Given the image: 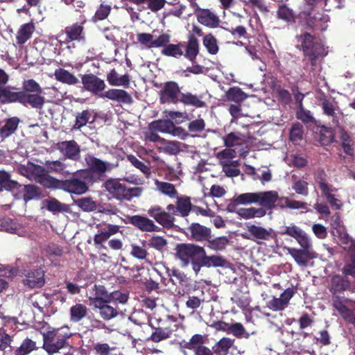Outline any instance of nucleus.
I'll return each instance as SVG.
<instances>
[{
  "mask_svg": "<svg viewBox=\"0 0 355 355\" xmlns=\"http://www.w3.org/2000/svg\"><path fill=\"white\" fill-rule=\"evenodd\" d=\"M14 89L10 86H0L1 103H18L36 110H41L45 104L43 89L34 79L24 80L20 91L15 92Z\"/></svg>",
  "mask_w": 355,
  "mask_h": 355,
  "instance_id": "nucleus-1",
  "label": "nucleus"
},
{
  "mask_svg": "<svg viewBox=\"0 0 355 355\" xmlns=\"http://www.w3.org/2000/svg\"><path fill=\"white\" fill-rule=\"evenodd\" d=\"M280 234L287 235L295 239L302 248L301 249L295 248H287L288 253L298 265L306 266L309 261L315 257L314 253L311 250V241L307 234L300 227L294 223H291L288 226H286L284 230L280 232Z\"/></svg>",
  "mask_w": 355,
  "mask_h": 355,
  "instance_id": "nucleus-2",
  "label": "nucleus"
},
{
  "mask_svg": "<svg viewBox=\"0 0 355 355\" xmlns=\"http://www.w3.org/2000/svg\"><path fill=\"white\" fill-rule=\"evenodd\" d=\"M279 198L277 191L272 190L255 193H244L232 199V202L227 205V210L233 211L239 205L257 204L267 210H272L276 207Z\"/></svg>",
  "mask_w": 355,
  "mask_h": 355,
  "instance_id": "nucleus-3",
  "label": "nucleus"
},
{
  "mask_svg": "<svg viewBox=\"0 0 355 355\" xmlns=\"http://www.w3.org/2000/svg\"><path fill=\"white\" fill-rule=\"evenodd\" d=\"M297 44L296 49L302 51L303 55L307 58L311 65L314 67L320 58L327 55V51L325 49L322 41L315 35L309 32H304L295 37Z\"/></svg>",
  "mask_w": 355,
  "mask_h": 355,
  "instance_id": "nucleus-4",
  "label": "nucleus"
},
{
  "mask_svg": "<svg viewBox=\"0 0 355 355\" xmlns=\"http://www.w3.org/2000/svg\"><path fill=\"white\" fill-rule=\"evenodd\" d=\"M94 182V175L89 171H80L69 179L60 180L55 178L53 189H62L69 193L82 195L85 193L89 184Z\"/></svg>",
  "mask_w": 355,
  "mask_h": 355,
  "instance_id": "nucleus-5",
  "label": "nucleus"
},
{
  "mask_svg": "<svg viewBox=\"0 0 355 355\" xmlns=\"http://www.w3.org/2000/svg\"><path fill=\"white\" fill-rule=\"evenodd\" d=\"M204 248L194 243H179L175 247V257L180 260L182 266L186 267L191 263L197 274L200 271Z\"/></svg>",
  "mask_w": 355,
  "mask_h": 355,
  "instance_id": "nucleus-6",
  "label": "nucleus"
},
{
  "mask_svg": "<svg viewBox=\"0 0 355 355\" xmlns=\"http://www.w3.org/2000/svg\"><path fill=\"white\" fill-rule=\"evenodd\" d=\"M104 187L113 198L121 201H130L132 198L139 197L143 191L140 187H128L125 184L116 179L106 180Z\"/></svg>",
  "mask_w": 355,
  "mask_h": 355,
  "instance_id": "nucleus-7",
  "label": "nucleus"
},
{
  "mask_svg": "<svg viewBox=\"0 0 355 355\" xmlns=\"http://www.w3.org/2000/svg\"><path fill=\"white\" fill-rule=\"evenodd\" d=\"M158 94L161 104H177L180 102L182 92L177 82L170 80L162 85Z\"/></svg>",
  "mask_w": 355,
  "mask_h": 355,
  "instance_id": "nucleus-8",
  "label": "nucleus"
},
{
  "mask_svg": "<svg viewBox=\"0 0 355 355\" xmlns=\"http://www.w3.org/2000/svg\"><path fill=\"white\" fill-rule=\"evenodd\" d=\"M81 82L83 88L92 93L94 96L103 98V93L106 87L105 81L94 73H87L82 75Z\"/></svg>",
  "mask_w": 355,
  "mask_h": 355,
  "instance_id": "nucleus-9",
  "label": "nucleus"
},
{
  "mask_svg": "<svg viewBox=\"0 0 355 355\" xmlns=\"http://www.w3.org/2000/svg\"><path fill=\"white\" fill-rule=\"evenodd\" d=\"M31 180H35L45 189L53 187L55 178L50 175L46 169L38 164L31 162Z\"/></svg>",
  "mask_w": 355,
  "mask_h": 355,
  "instance_id": "nucleus-10",
  "label": "nucleus"
},
{
  "mask_svg": "<svg viewBox=\"0 0 355 355\" xmlns=\"http://www.w3.org/2000/svg\"><path fill=\"white\" fill-rule=\"evenodd\" d=\"M148 214L153 218L157 223L161 225L164 228L170 230L174 226L175 220V217L166 212L161 206L155 205L148 210Z\"/></svg>",
  "mask_w": 355,
  "mask_h": 355,
  "instance_id": "nucleus-11",
  "label": "nucleus"
},
{
  "mask_svg": "<svg viewBox=\"0 0 355 355\" xmlns=\"http://www.w3.org/2000/svg\"><path fill=\"white\" fill-rule=\"evenodd\" d=\"M22 284L29 288H40L46 283L44 271L42 268H35L24 271Z\"/></svg>",
  "mask_w": 355,
  "mask_h": 355,
  "instance_id": "nucleus-12",
  "label": "nucleus"
},
{
  "mask_svg": "<svg viewBox=\"0 0 355 355\" xmlns=\"http://www.w3.org/2000/svg\"><path fill=\"white\" fill-rule=\"evenodd\" d=\"M70 335H64L61 338H58L55 341L46 343L43 345V349L49 355H60L63 352H70L71 345L67 341Z\"/></svg>",
  "mask_w": 355,
  "mask_h": 355,
  "instance_id": "nucleus-13",
  "label": "nucleus"
},
{
  "mask_svg": "<svg viewBox=\"0 0 355 355\" xmlns=\"http://www.w3.org/2000/svg\"><path fill=\"white\" fill-rule=\"evenodd\" d=\"M98 232L94 235V242L95 245H101L105 242L111 236L119 232L120 227L110 223L96 225Z\"/></svg>",
  "mask_w": 355,
  "mask_h": 355,
  "instance_id": "nucleus-14",
  "label": "nucleus"
},
{
  "mask_svg": "<svg viewBox=\"0 0 355 355\" xmlns=\"http://www.w3.org/2000/svg\"><path fill=\"white\" fill-rule=\"evenodd\" d=\"M197 21L202 25L210 28H217L220 22L219 17L209 9L199 8L194 12Z\"/></svg>",
  "mask_w": 355,
  "mask_h": 355,
  "instance_id": "nucleus-15",
  "label": "nucleus"
},
{
  "mask_svg": "<svg viewBox=\"0 0 355 355\" xmlns=\"http://www.w3.org/2000/svg\"><path fill=\"white\" fill-rule=\"evenodd\" d=\"M128 222L141 232H159L161 228L153 220L141 215H134L128 218Z\"/></svg>",
  "mask_w": 355,
  "mask_h": 355,
  "instance_id": "nucleus-16",
  "label": "nucleus"
},
{
  "mask_svg": "<svg viewBox=\"0 0 355 355\" xmlns=\"http://www.w3.org/2000/svg\"><path fill=\"white\" fill-rule=\"evenodd\" d=\"M85 162L88 166V169L85 171H91L92 175L96 173L98 176H103L107 171L112 168L110 163L104 162L93 155L86 156Z\"/></svg>",
  "mask_w": 355,
  "mask_h": 355,
  "instance_id": "nucleus-17",
  "label": "nucleus"
},
{
  "mask_svg": "<svg viewBox=\"0 0 355 355\" xmlns=\"http://www.w3.org/2000/svg\"><path fill=\"white\" fill-rule=\"evenodd\" d=\"M57 148L67 159L77 160L80 157V146L75 140L58 142Z\"/></svg>",
  "mask_w": 355,
  "mask_h": 355,
  "instance_id": "nucleus-18",
  "label": "nucleus"
},
{
  "mask_svg": "<svg viewBox=\"0 0 355 355\" xmlns=\"http://www.w3.org/2000/svg\"><path fill=\"white\" fill-rule=\"evenodd\" d=\"M247 231L250 235L251 239L258 244L261 243L260 241H269L275 236L271 228L266 229L255 225H248Z\"/></svg>",
  "mask_w": 355,
  "mask_h": 355,
  "instance_id": "nucleus-19",
  "label": "nucleus"
},
{
  "mask_svg": "<svg viewBox=\"0 0 355 355\" xmlns=\"http://www.w3.org/2000/svg\"><path fill=\"white\" fill-rule=\"evenodd\" d=\"M351 282L349 279L340 275H333L329 286V291L332 295L342 293L350 289Z\"/></svg>",
  "mask_w": 355,
  "mask_h": 355,
  "instance_id": "nucleus-20",
  "label": "nucleus"
},
{
  "mask_svg": "<svg viewBox=\"0 0 355 355\" xmlns=\"http://www.w3.org/2000/svg\"><path fill=\"white\" fill-rule=\"evenodd\" d=\"M188 230L191 233V237L193 240L198 242L207 241L210 239L211 230L198 223H191L188 227Z\"/></svg>",
  "mask_w": 355,
  "mask_h": 355,
  "instance_id": "nucleus-21",
  "label": "nucleus"
},
{
  "mask_svg": "<svg viewBox=\"0 0 355 355\" xmlns=\"http://www.w3.org/2000/svg\"><path fill=\"white\" fill-rule=\"evenodd\" d=\"M329 16L322 12H317L306 20L307 26L313 31H324L328 26Z\"/></svg>",
  "mask_w": 355,
  "mask_h": 355,
  "instance_id": "nucleus-22",
  "label": "nucleus"
},
{
  "mask_svg": "<svg viewBox=\"0 0 355 355\" xmlns=\"http://www.w3.org/2000/svg\"><path fill=\"white\" fill-rule=\"evenodd\" d=\"M184 48H185V52L183 55L194 63L200 52V43L198 38L193 34L189 35L188 41Z\"/></svg>",
  "mask_w": 355,
  "mask_h": 355,
  "instance_id": "nucleus-23",
  "label": "nucleus"
},
{
  "mask_svg": "<svg viewBox=\"0 0 355 355\" xmlns=\"http://www.w3.org/2000/svg\"><path fill=\"white\" fill-rule=\"evenodd\" d=\"M64 33L67 35L65 44L72 41H80L85 39L84 26L82 24L74 23L64 28Z\"/></svg>",
  "mask_w": 355,
  "mask_h": 355,
  "instance_id": "nucleus-24",
  "label": "nucleus"
},
{
  "mask_svg": "<svg viewBox=\"0 0 355 355\" xmlns=\"http://www.w3.org/2000/svg\"><path fill=\"white\" fill-rule=\"evenodd\" d=\"M103 96V98L122 103L130 104L132 102L130 94L123 89H110L106 91Z\"/></svg>",
  "mask_w": 355,
  "mask_h": 355,
  "instance_id": "nucleus-25",
  "label": "nucleus"
},
{
  "mask_svg": "<svg viewBox=\"0 0 355 355\" xmlns=\"http://www.w3.org/2000/svg\"><path fill=\"white\" fill-rule=\"evenodd\" d=\"M20 119L17 116H12L5 120L4 125L0 128V138L3 141L14 134L18 128Z\"/></svg>",
  "mask_w": 355,
  "mask_h": 355,
  "instance_id": "nucleus-26",
  "label": "nucleus"
},
{
  "mask_svg": "<svg viewBox=\"0 0 355 355\" xmlns=\"http://www.w3.org/2000/svg\"><path fill=\"white\" fill-rule=\"evenodd\" d=\"M121 1H127L137 6L146 5V8L154 13L163 9L166 3V0H121Z\"/></svg>",
  "mask_w": 355,
  "mask_h": 355,
  "instance_id": "nucleus-27",
  "label": "nucleus"
},
{
  "mask_svg": "<svg viewBox=\"0 0 355 355\" xmlns=\"http://www.w3.org/2000/svg\"><path fill=\"white\" fill-rule=\"evenodd\" d=\"M35 30V26L33 22H28L22 24L17 32V44L19 45L24 44L28 40L31 38Z\"/></svg>",
  "mask_w": 355,
  "mask_h": 355,
  "instance_id": "nucleus-28",
  "label": "nucleus"
},
{
  "mask_svg": "<svg viewBox=\"0 0 355 355\" xmlns=\"http://www.w3.org/2000/svg\"><path fill=\"white\" fill-rule=\"evenodd\" d=\"M319 100L323 113L328 116L332 117L334 123H338V120L336 113V103L334 100L327 98L325 95L320 96Z\"/></svg>",
  "mask_w": 355,
  "mask_h": 355,
  "instance_id": "nucleus-29",
  "label": "nucleus"
},
{
  "mask_svg": "<svg viewBox=\"0 0 355 355\" xmlns=\"http://www.w3.org/2000/svg\"><path fill=\"white\" fill-rule=\"evenodd\" d=\"M11 175L9 173L0 171V192L5 190L12 191L14 189H19L22 184L15 180L10 179Z\"/></svg>",
  "mask_w": 355,
  "mask_h": 355,
  "instance_id": "nucleus-30",
  "label": "nucleus"
},
{
  "mask_svg": "<svg viewBox=\"0 0 355 355\" xmlns=\"http://www.w3.org/2000/svg\"><path fill=\"white\" fill-rule=\"evenodd\" d=\"M339 139L344 152L348 155L353 156L354 142L349 133L342 127H339Z\"/></svg>",
  "mask_w": 355,
  "mask_h": 355,
  "instance_id": "nucleus-31",
  "label": "nucleus"
},
{
  "mask_svg": "<svg viewBox=\"0 0 355 355\" xmlns=\"http://www.w3.org/2000/svg\"><path fill=\"white\" fill-rule=\"evenodd\" d=\"M93 111L90 110H85L80 112H78L76 116L75 123L73 129L80 130L87 123H92L95 121V117L92 116Z\"/></svg>",
  "mask_w": 355,
  "mask_h": 355,
  "instance_id": "nucleus-32",
  "label": "nucleus"
},
{
  "mask_svg": "<svg viewBox=\"0 0 355 355\" xmlns=\"http://www.w3.org/2000/svg\"><path fill=\"white\" fill-rule=\"evenodd\" d=\"M234 344V339L227 337L220 338L213 347L214 355H227L230 348Z\"/></svg>",
  "mask_w": 355,
  "mask_h": 355,
  "instance_id": "nucleus-33",
  "label": "nucleus"
},
{
  "mask_svg": "<svg viewBox=\"0 0 355 355\" xmlns=\"http://www.w3.org/2000/svg\"><path fill=\"white\" fill-rule=\"evenodd\" d=\"M88 313V309L86 305L81 303H76L71 306L69 309L70 321L79 322L84 319Z\"/></svg>",
  "mask_w": 355,
  "mask_h": 355,
  "instance_id": "nucleus-34",
  "label": "nucleus"
},
{
  "mask_svg": "<svg viewBox=\"0 0 355 355\" xmlns=\"http://www.w3.org/2000/svg\"><path fill=\"white\" fill-rule=\"evenodd\" d=\"M19 192H24L23 199L25 202L30 201L33 199L40 198L42 193L41 189L34 184H24L19 189H17Z\"/></svg>",
  "mask_w": 355,
  "mask_h": 355,
  "instance_id": "nucleus-35",
  "label": "nucleus"
},
{
  "mask_svg": "<svg viewBox=\"0 0 355 355\" xmlns=\"http://www.w3.org/2000/svg\"><path fill=\"white\" fill-rule=\"evenodd\" d=\"M225 259L221 256L211 255L207 256L204 249V255L202 257L200 270L202 267H223L225 264Z\"/></svg>",
  "mask_w": 355,
  "mask_h": 355,
  "instance_id": "nucleus-36",
  "label": "nucleus"
},
{
  "mask_svg": "<svg viewBox=\"0 0 355 355\" xmlns=\"http://www.w3.org/2000/svg\"><path fill=\"white\" fill-rule=\"evenodd\" d=\"M185 105H191L196 108H202L206 106V103L202 100V96H197L191 92L182 93L180 102Z\"/></svg>",
  "mask_w": 355,
  "mask_h": 355,
  "instance_id": "nucleus-37",
  "label": "nucleus"
},
{
  "mask_svg": "<svg viewBox=\"0 0 355 355\" xmlns=\"http://www.w3.org/2000/svg\"><path fill=\"white\" fill-rule=\"evenodd\" d=\"M184 47V44L182 42H179L176 44L168 43V45L162 49L161 53L165 56L180 58L184 54V51L182 50Z\"/></svg>",
  "mask_w": 355,
  "mask_h": 355,
  "instance_id": "nucleus-38",
  "label": "nucleus"
},
{
  "mask_svg": "<svg viewBox=\"0 0 355 355\" xmlns=\"http://www.w3.org/2000/svg\"><path fill=\"white\" fill-rule=\"evenodd\" d=\"M202 44L208 53L211 55H216L219 51L218 42L211 33L205 34L203 36Z\"/></svg>",
  "mask_w": 355,
  "mask_h": 355,
  "instance_id": "nucleus-39",
  "label": "nucleus"
},
{
  "mask_svg": "<svg viewBox=\"0 0 355 355\" xmlns=\"http://www.w3.org/2000/svg\"><path fill=\"white\" fill-rule=\"evenodd\" d=\"M55 76L57 80L69 85H76L78 79L69 71L64 69H58L55 71Z\"/></svg>",
  "mask_w": 355,
  "mask_h": 355,
  "instance_id": "nucleus-40",
  "label": "nucleus"
},
{
  "mask_svg": "<svg viewBox=\"0 0 355 355\" xmlns=\"http://www.w3.org/2000/svg\"><path fill=\"white\" fill-rule=\"evenodd\" d=\"M154 331L151 334L148 340L154 343H159L163 340L169 338L172 334V329L169 327H154L153 324H150Z\"/></svg>",
  "mask_w": 355,
  "mask_h": 355,
  "instance_id": "nucleus-41",
  "label": "nucleus"
},
{
  "mask_svg": "<svg viewBox=\"0 0 355 355\" xmlns=\"http://www.w3.org/2000/svg\"><path fill=\"white\" fill-rule=\"evenodd\" d=\"M333 306L345 320L351 322L354 317L353 311L345 306L339 297H336L333 301Z\"/></svg>",
  "mask_w": 355,
  "mask_h": 355,
  "instance_id": "nucleus-42",
  "label": "nucleus"
},
{
  "mask_svg": "<svg viewBox=\"0 0 355 355\" xmlns=\"http://www.w3.org/2000/svg\"><path fill=\"white\" fill-rule=\"evenodd\" d=\"M207 247L210 248L211 250L215 251H222L223 250L226 246L228 245L230 241L227 236H219L216 238H212V236H210V239L207 240Z\"/></svg>",
  "mask_w": 355,
  "mask_h": 355,
  "instance_id": "nucleus-43",
  "label": "nucleus"
},
{
  "mask_svg": "<svg viewBox=\"0 0 355 355\" xmlns=\"http://www.w3.org/2000/svg\"><path fill=\"white\" fill-rule=\"evenodd\" d=\"M37 349L36 342L26 338L14 352V355H28Z\"/></svg>",
  "mask_w": 355,
  "mask_h": 355,
  "instance_id": "nucleus-44",
  "label": "nucleus"
},
{
  "mask_svg": "<svg viewBox=\"0 0 355 355\" xmlns=\"http://www.w3.org/2000/svg\"><path fill=\"white\" fill-rule=\"evenodd\" d=\"M191 207L192 205L189 197L177 198L176 209H178L181 216H187L191 210Z\"/></svg>",
  "mask_w": 355,
  "mask_h": 355,
  "instance_id": "nucleus-45",
  "label": "nucleus"
},
{
  "mask_svg": "<svg viewBox=\"0 0 355 355\" xmlns=\"http://www.w3.org/2000/svg\"><path fill=\"white\" fill-rule=\"evenodd\" d=\"M168 275L170 277V281L174 285H181L182 286H186L187 283L188 278L187 275L183 272L176 268L168 269L167 270Z\"/></svg>",
  "mask_w": 355,
  "mask_h": 355,
  "instance_id": "nucleus-46",
  "label": "nucleus"
},
{
  "mask_svg": "<svg viewBox=\"0 0 355 355\" xmlns=\"http://www.w3.org/2000/svg\"><path fill=\"white\" fill-rule=\"evenodd\" d=\"M155 184L157 190L162 193L171 198H175L178 196V191L173 184L166 182H161L157 180L155 181Z\"/></svg>",
  "mask_w": 355,
  "mask_h": 355,
  "instance_id": "nucleus-47",
  "label": "nucleus"
},
{
  "mask_svg": "<svg viewBox=\"0 0 355 355\" xmlns=\"http://www.w3.org/2000/svg\"><path fill=\"white\" fill-rule=\"evenodd\" d=\"M46 208L48 211L53 212V213H60V212H69V207L67 205L60 202L56 198H51L49 200H46Z\"/></svg>",
  "mask_w": 355,
  "mask_h": 355,
  "instance_id": "nucleus-48",
  "label": "nucleus"
},
{
  "mask_svg": "<svg viewBox=\"0 0 355 355\" xmlns=\"http://www.w3.org/2000/svg\"><path fill=\"white\" fill-rule=\"evenodd\" d=\"M74 203L81 210L85 212H92L96 209L97 205L91 197H84L74 200Z\"/></svg>",
  "mask_w": 355,
  "mask_h": 355,
  "instance_id": "nucleus-49",
  "label": "nucleus"
},
{
  "mask_svg": "<svg viewBox=\"0 0 355 355\" xmlns=\"http://www.w3.org/2000/svg\"><path fill=\"white\" fill-rule=\"evenodd\" d=\"M223 171L227 177H237L240 174L238 161H220Z\"/></svg>",
  "mask_w": 355,
  "mask_h": 355,
  "instance_id": "nucleus-50",
  "label": "nucleus"
},
{
  "mask_svg": "<svg viewBox=\"0 0 355 355\" xmlns=\"http://www.w3.org/2000/svg\"><path fill=\"white\" fill-rule=\"evenodd\" d=\"M173 121L170 119L156 120L149 124L150 130H156L161 132L168 133L173 127Z\"/></svg>",
  "mask_w": 355,
  "mask_h": 355,
  "instance_id": "nucleus-51",
  "label": "nucleus"
},
{
  "mask_svg": "<svg viewBox=\"0 0 355 355\" xmlns=\"http://www.w3.org/2000/svg\"><path fill=\"white\" fill-rule=\"evenodd\" d=\"M327 178V174L322 169L317 170L314 174V179L316 183L318 184L321 192L328 190L329 188L332 187L331 184L328 183Z\"/></svg>",
  "mask_w": 355,
  "mask_h": 355,
  "instance_id": "nucleus-52",
  "label": "nucleus"
},
{
  "mask_svg": "<svg viewBox=\"0 0 355 355\" xmlns=\"http://www.w3.org/2000/svg\"><path fill=\"white\" fill-rule=\"evenodd\" d=\"M304 127L299 123L295 122L292 125L289 133V139L293 143L297 144L303 139Z\"/></svg>",
  "mask_w": 355,
  "mask_h": 355,
  "instance_id": "nucleus-53",
  "label": "nucleus"
},
{
  "mask_svg": "<svg viewBox=\"0 0 355 355\" xmlns=\"http://www.w3.org/2000/svg\"><path fill=\"white\" fill-rule=\"evenodd\" d=\"M226 96L229 101H234L235 103H241L247 98L245 93H244L242 89L238 87L230 88L226 93Z\"/></svg>",
  "mask_w": 355,
  "mask_h": 355,
  "instance_id": "nucleus-54",
  "label": "nucleus"
},
{
  "mask_svg": "<svg viewBox=\"0 0 355 355\" xmlns=\"http://www.w3.org/2000/svg\"><path fill=\"white\" fill-rule=\"evenodd\" d=\"M277 15L279 19L286 22L295 21V15L293 10L289 8L286 4L279 6Z\"/></svg>",
  "mask_w": 355,
  "mask_h": 355,
  "instance_id": "nucleus-55",
  "label": "nucleus"
},
{
  "mask_svg": "<svg viewBox=\"0 0 355 355\" xmlns=\"http://www.w3.org/2000/svg\"><path fill=\"white\" fill-rule=\"evenodd\" d=\"M284 201V204L279 205L281 209L289 208L291 209H299L307 208V203L305 202L298 201L295 200H291L287 197H282L280 202Z\"/></svg>",
  "mask_w": 355,
  "mask_h": 355,
  "instance_id": "nucleus-56",
  "label": "nucleus"
},
{
  "mask_svg": "<svg viewBox=\"0 0 355 355\" xmlns=\"http://www.w3.org/2000/svg\"><path fill=\"white\" fill-rule=\"evenodd\" d=\"M112 8L110 5L101 3L97 8L94 15L92 17V21L96 22L97 21H103L110 14Z\"/></svg>",
  "mask_w": 355,
  "mask_h": 355,
  "instance_id": "nucleus-57",
  "label": "nucleus"
},
{
  "mask_svg": "<svg viewBox=\"0 0 355 355\" xmlns=\"http://www.w3.org/2000/svg\"><path fill=\"white\" fill-rule=\"evenodd\" d=\"M337 189L334 187L333 186L329 188L328 190L322 192L323 196H324L330 204V205L334 207L336 209H340L342 204L340 203V200L336 198L335 196L333 194L334 192H336Z\"/></svg>",
  "mask_w": 355,
  "mask_h": 355,
  "instance_id": "nucleus-58",
  "label": "nucleus"
},
{
  "mask_svg": "<svg viewBox=\"0 0 355 355\" xmlns=\"http://www.w3.org/2000/svg\"><path fill=\"white\" fill-rule=\"evenodd\" d=\"M44 165L46 167V169H47L46 171H48V173L53 172V173L63 174L64 171L66 168V165L63 162H62L59 160H55V161L46 160L44 163Z\"/></svg>",
  "mask_w": 355,
  "mask_h": 355,
  "instance_id": "nucleus-59",
  "label": "nucleus"
},
{
  "mask_svg": "<svg viewBox=\"0 0 355 355\" xmlns=\"http://www.w3.org/2000/svg\"><path fill=\"white\" fill-rule=\"evenodd\" d=\"M229 334H233L238 338H248L250 336L249 334L246 332L243 325L240 322L231 324Z\"/></svg>",
  "mask_w": 355,
  "mask_h": 355,
  "instance_id": "nucleus-60",
  "label": "nucleus"
},
{
  "mask_svg": "<svg viewBox=\"0 0 355 355\" xmlns=\"http://www.w3.org/2000/svg\"><path fill=\"white\" fill-rule=\"evenodd\" d=\"M296 117L297 119L302 121L304 123H314L315 122L310 110H306L304 107L297 110L296 112Z\"/></svg>",
  "mask_w": 355,
  "mask_h": 355,
  "instance_id": "nucleus-61",
  "label": "nucleus"
},
{
  "mask_svg": "<svg viewBox=\"0 0 355 355\" xmlns=\"http://www.w3.org/2000/svg\"><path fill=\"white\" fill-rule=\"evenodd\" d=\"M168 242L166 239L163 236H153L149 240L148 245L150 248H153L159 252H162L166 246L167 245Z\"/></svg>",
  "mask_w": 355,
  "mask_h": 355,
  "instance_id": "nucleus-62",
  "label": "nucleus"
},
{
  "mask_svg": "<svg viewBox=\"0 0 355 355\" xmlns=\"http://www.w3.org/2000/svg\"><path fill=\"white\" fill-rule=\"evenodd\" d=\"M127 159L132 166L140 170L144 174L147 175L150 174V167L138 159L135 155H129L127 156Z\"/></svg>",
  "mask_w": 355,
  "mask_h": 355,
  "instance_id": "nucleus-63",
  "label": "nucleus"
},
{
  "mask_svg": "<svg viewBox=\"0 0 355 355\" xmlns=\"http://www.w3.org/2000/svg\"><path fill=\"white\" fill-rule=\"evenodd\" d=\"M99 314L105 320H110L118 315V311L116 308L107 304L100 307Z\"/></svg>",
  "mask_w": 355,
  "mask_h": 355,
  "instance_id": "nucleus-64",
  "label": "nucleus"
}]
</instances>
